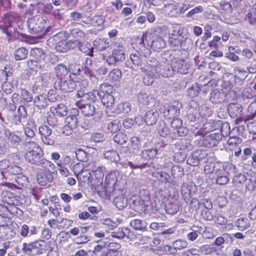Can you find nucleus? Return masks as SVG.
Returning <instances> with one entry per match:
<instances>
[{
    "instance_id": "obj_1",
    "label": "nucleus",
    "mask_w": 256,
    "mask_h": 256,
    "mask_svg": "<svg viewBox=\"0 0 256 256\" xmlns=\"http://www.w3.org/2000/svg\"><path fill=\"white\" fill-rule=\"evenodd\" d=\"M24 145L29 148L24 155L27 162L43 168L52 169L54 167L52 162L44 157V151L38 144L34 142H25Z\"/></svg>"
},
{
    "instance_id": "obj_2",
    "label": "nucleus",
    "mask_w": 256,
    "mask_h": 256,
    "mask_svg": "<svg viewBox=\"0 0 256 256\" xmlns=\"http://www.w3.org/2000/svg\"><path fill=\"white\" fill-rule=\"evenodd\" d=\"M129 202L131 208L136 212H152L154 210V206L152 202L150 192L148 190H141L140 195L132 196Z\"/></svg>"
},
{
    "instance_id": "obj_3",
    "label": "nucleus",
    "mask_w": 256,
    "mask_h": 256,
    "mask_svg": "<svg viewBox=\"0 0 256 256\" xmlns=\"http://www.w3.org/2000/svg\"><path fill=\"white\" fill-rule=\"evenodd\" d=\"M144 61L146 63H144V66H142V71L151 80L147 83V85L152 84L154 79L158 76L160 63L154 58H148L146 60H144Z\"/></svg>"
},
{
    "instance_id": "obj_4",
    "label": "nucleus",
    "mask_w": 256,
    "mask_h": 256,
    "mask_svg": "<svg viewBox=\"0 0 256 256\" xmlns=\"http://www.w3.org/2000/svg\"><path fill=\"white\" fill-rule=\"evenodd\" d=\"M168 42L172 46H180L184 48H188L192 44L188 32H184L183 30H178L177 34H172L169 38Z\"/></svg>"
},
{
    "instance_id": "obj_5",
    "label": "nucleus",
    "mask_w": 256,
    "mask_h": 256,
    "mask_svg": "<svg viewBox=\"0 0 256 256\" xmlns=\"http://www.w3.org/2000/svg\"><path fill=\"white\" fill-rule=\"evenodd\" d=\"M20 22L21 18L18 14H5L0 23V28L8 36H11L12 31L9 28L12 27L14 23H17L18 26V23Z\"/></svg>"
},
{
    "instance_id": "obj_6",
    "label": "nucleus",
    "mask_w": 256,
    "mask_h": 256,
    "mask_svg": "<svg viewBox=\"0 0 256 256\" xmlns=\"http://www.w3.org/2000/svg\"><path fill=\"white\" fill-rule=\"evenodd\" d=\"M178 198L179 194L177 190H173L170 192L164 206L167 214H174L178 211L180 206Z\"/></svg>"
},
{
    "instance_id": "obj_7",
    "label": "nucleus",
    "mask_w": 256,
    "mask_h": 256,
    "mask_svg": "<svg viewBox=\"0 0 256 256\" xmlns=\"http://www.w3.org/2000/svg\"><path fill=\"white\" fill-rule=\"evenodd\" d=\"M126 58L125 50L120 44H116L112 54L108 56L106 62L109 66H116L124 60Z\"/></svg>"
},
{
    "instance_id": "obj_8",
    "label": "nucleus",
    "mask_w": 256,
    "mask_h": 256,
    "mask_svg": "<svg viewBox=\"0 0 256 256\" xmlns=\"http://www.w3.org/2000/svg\"><path fill=\"white\" fill-rule=\"evenodd\" d=\"M46 22L40 15L30 18L27 20L28 30L32 34H36L42 32L46 28Z\"/></svg>"
},
{
    "instance_id": "obj_9",
    "label": "nucleus",
    "mask_w": 256,
    "mask_h": 256,
    "mask_svg": "<svg viewBox=\"0 0 256 256\" xmlns=\"http://www.w3.org/2000/svg\"><path fill=\"white\" fill-rule=\"evenodd\" d=\"M46 242L42 240H36L28 244L24 242L22 248V250L26 254H30L34 252L36 254H42L44 250Z\"/></svg>"
},
{
    "instance_id": "obj_10",
    "label": "nucleus",
    "mask_w": 256,
    "mask_h": 256,
    "mask_svg": "<svg viewBox=\"0 0 256 256\" xmlns=\"http://www.w3.org/2000/svg\"><path fill=\"white\" fill-rule=\"evenodd\" d=\"M118 172L114 170L109 172L106 177L105 184L103 189L107 197L110 196L116 189L117 178Z\"/></svg>"
},
{
    "instance_id": "obj_11",
    "label": "nucleus",
    "mask_w": 256,
    "mask_h": 256,
    "mask_svg": "<svg viewBox=\"0 0 256 256\" xmlns=\"http://www.w3.org/2000/svg\"><path fill=\"white\" fill-rule=\"evenodd\" d=\"M55 166L52 169H40L37 174V180L39 184L45 186L48 183L53 180L54 176L51 170L54 169Z\"/></svg>"
},
{
    "instance_id": "obj_12",
    "label": "nucleus",
    "mask_w": 256,
    "mask_h": 256,
    "mask_svg": "<svg viewBox=\"0 0 256 256\" xmlns=\"http://www.w3.org/2000/svg\"><path fill=\"white\" fill-rule=\"evenodd\" d=\"M182 104L178 102H174L172 105L168 106L164 111V114L166 118L172 119L176 118L180 113Z\"/></svg>"
},
{
    "instance_id": "obj_13",
    "label": "nucleus",
    "mask_w": 256,
    "mask_h": 256,
    "mask_svg": "<svg viewBox=\"0 0 256 256\" xmlns=\"http://www.w3.org/2000/svg\"><path fill=\"white\" fill-rule=\"evenodd\" d=\"M198 104L196 102L194 101L191 102L186 116V118L190 122H196L197 123H199L201 122L200 118L198 116V110L196 108Z\"/></svg>"
},
{
    "instance_id": "obj_14",
    "label": "nucleus",
    "mask_w": 256,
    "mask_h": 256,
    "mask_svg": "<svg viewBox=\"0 0 256 256\" xmlns=\"http://www.w3.org/2000/svg\"><path fill=\"white\" fill-rule=\"evenodd\" d=\"M160 12L169 17H177L179 15V6L175 3H168L167 0Z\"/></svg>"
},
{
    "instance_id": "obj_15",
    "label": "nucleus",
    "mask_w": 256,
    "mask_h": 256,
    "mask_svg": "<svg viewBox=\"0 0 256 256\" xmlns=\"http://www.w3.org/2000/svg\"><path fill=\"white\" fill-rule=\"evenodd\" d=\"M222 139L220 133H212L206 136L203 140V144L207 148H212L217 146Z\"/></svg>"
},
{
    "instance_id": "obj_16",
    "label": "nucleus",
    "mask_w": 256,
    "mask_h": 256,
    "mask_svg": "<svg viewBox=\"0 0 256 256\" xmlns=\"http://www.w3.org/2000/svg\"><path fill=\"white\" fill-rule=\"evenodd\" d=\"M150 42H148L151 48L154 50L158 51L166 46V41L158 34H153L150 37Z\"/></svg>"
},
{
    "instance_id": "obj_17",
    "label": "nucleus",
    "mask_w": 256,
    "mask_h": 256,
    "mask_svg": "<svg viewBox=\"0 0 256 256\" xmlns=\"http://www.w3.org/2000/svg\"><path fill=\"white\" fill-rule=\"evenodd\" d=\"M66 80H60L58 82L59 88L64 92H70L73 91L76 87V82L72 78L71 74L68 76Z\"/></svg>"
},
{
    "instance_id": "obj_18",
    "label": "nucleus",
    "mask_w": 256,
    "mask_h": 256,
    "mask_svg": "<svg viewBox=\"0 0 256 256\" xmlns=\"http://www.w3.org/2000/svg\"><path fill=\"white\" fill-rule=\"evenodd\" d=\"M204 156L205 152L204 150H196L188 158L186 162L191 166H196L198 164L200 160L204 158Z\"/></svg>"
},
{
    "instance_id": "obj_19",
    "label": "nucleus",
    "mask_w": 256,
    "mask_h": 256,
    "mask_svg": "<svg viewBox=\"0 0 256 256\" xmlns=\"http://www.w3.org/2000/svg\"><path fill=\"white\" fill-rule=\"evenodd\" d=\"M102 182L103 178H102V180H99V178H94L92 176V177L91 178L88 186H90L92 189H94V190H97L101 196L107 198V195L104 194V190L103 189L104 186H102Z\"/></svg>"
},
{
    "instance_id": "obj_20",
    "label": "nucleus",
    "mask_w": 256,
    "mask_h": 256,
    "mask_svg": "<svg viewBox=\"0 0 256 256\" xmlns=\"http://www.w3.org/2000/svg\"><path fill=\"white\" fill-rule=\"evenodd\" d=\"M159 118V113L156 110L152 109L148 111L144 116V122L148 126L154 124Z\"/></svg>"
},
{
    "instance_id": "obj_21",
    "label": "nucleus",
    "mask_w": 256,
    "mask_h": 256,
    "mask_svg": "<svg viewBox=\"0 0 256 256\" xmlns=\"http://www.w3.org/2000/svg\"><path fill=\"white\" fill-rule=\"evenodd\" d=\"M172 65L174 67L175 72L182 74H187L190 67V65L186 63V62L182 60H178L173 62Z\"/></svg>"
},
{
    "instance_id": "obj_22",
    "label": "nucleus",
    "mask_w": 256,
    "mask_h": 256,
    "mask_svg": "<svg viewBox=\"0 0 256 256\" xmlns=\"http://www.w3.org/2000/svg\"><path fill=\"white\" fill-rule=\"evenodd\" d=\"M104 168L100 166H96L94 162H91L88 164V170L92 172V175L94 178H98L99 180L104 178Z\"/></svg>"
},
{
    "instance_id": "obj_23",
    "label": "nucleus",
    "mask_w": 256,
    "mask_h": 256,
    "mask_svg": "<svg viewBox=\"0 0 256 256\" xmlns=\"http://www.w3.org/2000/svg\"><path fill=\"white\" fill-rule=\"evenodd\" d=\"M136 48L134 46L138 52L140 54H142L143 57L146 58L149 56L151 51L148 48H147L144 44V38L138 40L137 43L136 44Z\"/></svg>"
},
{
    "instance_id": "obj_24",
    "label": "nucleus",
    "mask_w": 256,
    "mask_h": 256,
    "mask_svg": "<svg viewBox=\"0 0 256 256\" xmlns=\"http://www.w3.org/2000/svg\"><path fill=\"white\" fill-rule=\"evenodd\" d=\"M214 176L216 180V184L220 185L226 184L230 180L228 176L224 170H221L220 168L216 170Z\"/></svg>"
},
{
    "instance_id": "obj_25",
    "label": "nucleus",
    "mask_w": 256,
    "mask_h": 256,
    "mask_svg": "<svg viewBox=\"0 0 256 256\" xmlns=\"http://www.w3.org/2000/svg\"><path fill=\"white\" fill-rule=\"evenodd\" d=\"M67 109L66 106L64 104H60L52 106L50 108V112L52 114H55L58 116L62 117L67 115Z\"/></svg>"
},
{
    "instance_id": "obj_26",
    "label": "nucleus",
    "mask_w": 256,
    "mask_h": 256,
    "mask_svg": "<svg viewBox=\"0 0 256 256\" xmlns=\"http://www.w3.org/2000/svg\"><path fill=\"white\" fill-rule=\"evenodd\" d=\"M82 113L85 116H93L96 112V108L94 104H86L78 106Z\"/></svg>"
},
{
    "instance_id": "obj_27",
    "label": "nucleus",
    "mask_w": 256,
    "mask_h": 256,
    "mask_svg": "<svg viewBox=\"0 0 256 256\" xmlns=\"http://www.w3.org/2000/svg\"><path fill=\"white\" fill-rule=\"evenodd\" d=\"M102 102L106 107L107 110H111L114 105V98L112 94H103L101 98Z\"/></svg>"
},
{
    "instance_id": "obj_28",
    "label": "nucleus",
    "mask_w": 256,
    "mask_h": 256,
    "mask_svg": "<svg viewBox=\"0 0 256 256\" xmlns=\"http://www.w3.org/2000/svg\"><path fill=\"white\" fill-rule=\"evenodd\" d=\"M248 173H238V172L235 174L233 178V182L236 186H240L242 184H245L248 178Z\"/></svg>"
},
{
    "instance_id": "obj_29",
    "label": "nucleus",
    "mask_w": 256,
    "mask_h": 256,
    "mask_svg": "<svg viewBox=\"0 0 256 256\" xmlns=\"http://www.w3.org/2000/svg\"><path fill=\"white\" fill-rule=\"evenodd\" d=\"M48 100L46 94H39L34 98V105L38 108H44L48 104Z\"/></svg>"
},
{
    "instance_id": "obj_30",
    "label": "nucleus",
    "mask_w": 256,
    "mask_h": 256,
    "mask_svg": "<svg viewBox=\"0 0 256 256\" xmlns=\"http://www.w3.org/2000/svg\"><path fill=\"white\" fill-rule=\"evenodd\" d=\"M101 96L102 95L98 90H94L90 92H86L82 97L80 101H86L87 100L89 102H94L98 98H100Z\"/></svg>"
},
{
    "instance_id": "obj_31",
    "label": "nucleus",
    "mask_w": 256,
    "mask_h": 256,
    "mask_svg": "<svg viewBox=\"0 0 256 256\" xmlns=\"http://www.w3.org/2000/svg\"><path fill=\"white\" fill-rule=\"evenodd\" d=\"M4 134L8 140L10 142L12 145H18L21 142V138L14 132H10L9 130H6Z\"/></svg>"
},
{
    "instance_id": "obj_32",
    "label": "nucleus",
    "mask_w": 256,
    "mask_h": 256,
    "mask_svg": "<svg viewBox=\"0 0 256 256\" xmlns=\"http://www.w3.org/2000/svg\"><path fill=\"white\" fill-rule=\"evenodd\" d=\"M114 202L119 210H122L128 206V200L125 195L121 194L116 197L114 200Z\"/></svg>"
},
{
    "instance_id": "obj_33",
    "label": "nucleus",
    "mask_w": 256,
    "mask_h": 256,
    "mask_svg": "<svg viewBox=\"0 0 256 256\" xmlns=\"http://www.w3.org/2000/svg\"><path fill=\"white\" fill-rule=\"evenodd\" d=\"M158 154V150L157 148H148L142 151L141 157L145 160H150L156 157Z\"/></svg>"
},
{
    "instance_id": "obj_34",
    "label": "nucleus",
    "mask_w": 256,
    "mask_h": 256,
    "mask_svg": "<svg viewBox=\"0 0 256 256\" xmlns=\"http://www.w3.org/2000/svg\"><path fill=\"white\" fill-rule=\"evenodd\" d=\"M68 69L64 64H59L54 68V73L60 80L68 74Z\"/></svg>"
},
{
    "instance_id": "obj_35",
    "label": "nucleus",
    "mask_w": 256,
    "mask_h": 256,
    "mask_svg": "<svg viewBox=\"0 0 256 256\" xmlns=\"http://www.w3.org/2000/svg\"><path fill=\"white\" fill-rule=\"evenodd\" d=\"M160 66L159 68L158 72L164 77L168 78L172 76L174 74L175 70H174V66L170 64H166L164 68H161Z\"/></svg>"
},
{
    "instance_id": "obj_36",
    "label": "nucleus",
    "mask_w": 256,
    "mask_h": 256,
    "mask_svg": "<svg viewBox=\"0 0 256 256\" xmlns=\"http://www.w3.org/2000/svg\"><path fill=\"white\" fill-rule=\"evenodd\" d=\"M224 94L220 92L217 90L212 91L210 98V101L214 104L221 103L224 101Z\"/></svg>"
},
{
    "instance_id": "obj_37",
    "label": "nucleus",
    "mask_w": 256,
    "mask_h": 256,
    "mask_svg": "<svg viewBox=\"0 0 256 256\" xmlns=\"http://www.w3.org/2000/svg\"><path fill=\"white\" fill-rule=\"evenodd\" d=\"M130 224L134 230L142 232L146 230V223L144 220L140 219H134L131 220Z\"/></svg>"
},
{
    "instance_id": "obj_38",
    "label": "nucleus",
    "mask_w": 256,
    "mask_h": 256,
    "mask_svg": "<svg viewBox=\"0 0 256 256\" xmlns=\"http://www.w3.org/2000/svg\"><path fill=\"white\" fill-rule=\"evenodd\" d=\"M171 174L174 179L180 180L184 175V168L178 165L174 166L170 170Z\"/></svg>"
},
{
    "instance_id": "obj_39",
    "label": "nucleus",
    "mask_w": 256,
    "mask_h": 256,
    "mask_svg": "<svg viewBox=\"0 0 256 256\" xmlns=\"http://www.w3.org/2000/svg\"><path fill=\"white\" fill-rule=\"evenodd\" d=\"M181 194L184 201L188 203L191 198V189L189 184L187 183H184L181 186Z\"/></svg>"
},
{
    "instance_id": "obj_40",
    "label": "nucleus",
    "mask_w": 256,
    "mask_h": 256,
    "mask_svg": "<svg viewBox=\"0 0 256 256\" xmlns=\"http://www.w3.org/2000/svg\"><path fill=\"white\" fill-rule=\"evenodd\" d=\"M131 104L129 102H122L117 105L116 108L114 112L116 114H125L129 113L131 110Z\"/></svg>"
},
{
    "instance_id": "obj_41",
    "label": "nucleus",
    "mask_w": 256,
    "mask_h": 256,
    "mask_svg": "<svg viewBox=\"0 0 256 256\" xmlns=\"http://www.w3.org/2000/svg\"><path fill=\"white\" fill-rule=\"evenodd\" d=\"M245 187L248 190H256V174H249L248 175L247 180Z\"/></svg>"
},
{
    "instance_id": "obj_42",
    "label": "nucleus",
    "mask_w": 256,
    "mask_h": 256,
    "mask_svg": "<svg viewBox=\"0 0 256 256\" xmlns=\"http://www.w3.org/2000/svg\"><path fill=\"white\" fill-rule=\"evenodd\" d=\"M228 111L231 116H236L240 114L242 108L238 104L231 103L228 108Z\"/></svg>"
},
{
    "instance_id": "obj_43",
    "label": "nucleus",
    "mask_w": 256,
    "mask_h": 256,
    "mask_svg": "<svg viewBox=\"0 0 256 256\" xmlns=\"http://www.w3.org/2000/svg\"><path fill=\"white\" fill-rule=\"evenodd\" d=\"M220 126L218 122L210 120L205 122L202 126V129L204 132H208L216 130Z\"/></svg>"
},
{
    "instance_id": "obj_44",
    "label": "nucleus",
    "mask_w": 256,
    "mask_h": 256,
    "mask_svg": "<svg viewBox=\"0 0 256 256\" xmlns=\"http://www.w3.org/2000/svg\"><path fill=\"white\" fill-rule=\"evenodd\" d=\"M104 155L106 159L110 162H117L120 160V157L118 153L114 150L106 151Z\"/></svg>"
},
{
    "instance_id": "obj_45",
    "label": "nucleus",
    "mask_w": 256,
    "mask_h": 256,
    "mask_svg": "<svg viewBox=\"0 0 256 256\" xmlns=\"http://www.w3.org/2000/svg\"><path fill=\"white\" fill-rule=\"evenodd\" d=\"M86 166L88 167L87 170H82L81 172L79 173L78 176L80 180L88 185L92 176L91 172H90V170H88V165Z\"/></svg>"
},
{
    "instance_id": "obj_46",
    "label": "nucleus",
    "mask_w": 256,
    "mask_h": 256,
    "mask_svg": "<svg viewBox=\"0 0 256 256\" xmlns=\"http://www.w3.org/2000/svg\"><path fill=\"white\" fill-rule=\"evenodd\" d=\"M176 147L180 150H190L192 146L188 139L182 138L178 140L176 144Z\"/></svg>"
},
{
    "instance_id": "obj_47",
    "label": "nucleus",
    "mask_w": 256,
    "mask_h": 256,
    "mask_svg": "<svg viewBox=\"0 0 256 256\" xmlns=\"http://www.w3.org/2000/svg\"><path fill=\"white\" fill-rule=\"evenodd\" d=\"M78 50L86 54V55L92 56L93 54V48L90 43H82L78 42Z\"/></svg>"
},
{
    "instance_id": "obj_48",
    "label": "nucleus",
    "mask_w": 256,
    "mask_h": 256,
    "mask_svg": "<svg viewBox=\"0 0 256 256\" xmlns=\"http://www.w3.org/2000/svg\"><path fill=\"white\" fill-rule=\"evenodd\" d=\"M93 44L98 50L102 51L108 47L109 42H107L104 38H100L94 40Z\"/></svg>"
},
{
    "instance_id": "obj_49",
    "label": "nucleus",
    "mask_w": 256,
    "mask_h": 256,
    "mask_svg": "<svg viewBox=\"0 0 256 256\" xmlns=\"http://www.w3.org/2000/svg\"><path fill=\"white\" fill-rule=\"evenodd\" d=\"M30 55L33 56L34 59L40 62L44 60L46 57L45 54L40 48H35L32 49Z\"/></svg>"
},
{
    "instance_id": "obj_50",
    "label": "nucleus",
    "mask_w": 256,
    "mask_h": 256,
    "mask_svg": "<svg viewBox=\"0 0 256 256\" xmlns=\"http://www.w3.org/2000/svg\"><path fill=\"white\" fill-rule=\"evenodd\" d=\"M140 55L142 56V54H140V52H136V53L132 54L130 55V58L134 64L140 66L142 70V66H144V60H143L142 58L140 56Z\"/></svg>"
},
{
    "instance_id": "obj_51",
    "label": "nucleus",
    "mask_w": 256,
    "mask_h": 256,
    "mask_svg": "<svg viewBox=\"0 0 256 256\" xmlns=\"http://www.w3.org/2000/svg\"><path fill=\"white\" fill-rule=\"evenodd\" d=\"M152 176L163 183L168 182L170 179V176L164 172H152Z\"/></svg>"
},
{
    "instance_id": "obj_52",
    "label": "nucleus",
    "mask_w": 256,
    "mask_h": 256,
    "mask_svg": "<svg viewBox=\"0 0 256 256\" xmlns=\"http://www.w3.org/2000/svg\"><path fill=\"white\" fill-rule=\"evenodd\" d=\"M74 114H70L66 117L65 122L66 124L76 128L78 123L76 116L78 114V111L76 110H74Z\"/></svg>"
},
{
    "instance_id": "obj_53",
    "label": "nucleus",
    "mask_w": 256,
    "mask_h": 256,
    "mask_svg": "<svg viewBox=\"0 0 256 256\" xmlns=\"http://www.w3.org/2000/svg\"><path fill=\"white\" fill-rule=\"evenodd\" d=\"M220 170H224L228 176L231 174L234 175L238 172V168L236 166L230 162L224 164L222 165V168Z\"/></svg>"
},
{
    "instance_id": "obj_54",
    "label": "nucleus",
    "mask_w": 256,
    "mask_h": 256,
    "mask_svg": "<svg viewBox=\"0 0 256 256\" xmlns=\"http://www.w3.org/2000/svg\"><path fill=\"white\" fill-rule=\"evenodd\" d=\"M200 120L210 116L212 114V110L206 106H202L198 110Z\"/></svg>"
},
{
    "instance_id": "obj_55",
    "label": "nucleus",
    "mask_w": 256,
    "mask_h": 256,
    "mask_svg": "<svg viewBox=\"0 0 256 256\" xmlns=\"http://www.w3.org/2000/svg\"><path fill=\"white\" fill-rule=\"evenodd\" d=\"M28 54V50L24 48H20L16 50L14 58L16 60H20L26 58Z\"/></svg>"
},
{
    "instance_id": "obj_56",
    "label": "nucleus",
    "mask_w": 256,
    "mask_h": 256,
    "mask_svg": "<svg viewBox=\"0 0 256 256\" xmlns=\"http://www.w3.org/2000/svg\"><path fill=\"white\" fill-rule=\"evenodd\" d=\"M20 96L24 103L31 102L33 98L32 94L28 90L24 88L21 89Z\"/></svg>"
},
{
    "instance_id": "obj_57",
    "label": "nucleus",
    "mask_w": 256,
    "mask_h": 256,
    "mask_svg": "<svg viewBox=\"0 0 256 256\" xmlns=\"http://www.w3.org/2000/svg\"><path fill=\"white\" fill-rule=\"evenodd\" d=\"M14 181L18 187L26 186L28 184V178L27 177L20 174L15 176Z\"/></svg>"
},
{
    "instance_id": "obj_58",
    "label": "nucleus",
    "mask_w": 256,
    "mask_h": 256,
    "mask_svg": "<svg viewBox=\"0 0 256 256\" xmlns=\"http://www.w3.org/2000/svg\"><path fill=\"white\" fill-rule=\"evenodd\" d=\"M122 76V72L118 68L114 69L108 74V78L112 82H116L120 80Z\"/></svg>"
},
{
    "instance_id": "obj_59",
    "label": "nucleus",
    "mask_w": 256,
    "mask_h": 256,
    "mask_svg": "<svg viewBox=\"0 0 256 256\" xmlns=\"http://www.w3.org/2000/svg\"><path fill=\"white\" fill-rule=\"evenodd\" d=\"M113 140L115 142L119 144H123L127 142L128 137L124 133L119 132L114 136Z\"/></svg>"
},
{
    "instance_id": "obj_60",
    "label": "nucleus",
    "mask_w": 256,
    "mask_h": 256,
    "mask_svg": "<svg viewBox=\"0 0 256 256\" xmlns=\"http://www.w3.org/2000/svg\"><path fill=\"white\" fill-rule=\"evenodd\" d=\"M120 123L118 120H113L108 124L107 129L110 132H116L120 130Z\"/></svg>"
},
{
    "instance_id": "obj_61",
    "label": "nucleus",
    "mask_w": 256,
    "mask_h": 256,
    "mask_svg": "<svg viewBox=\"0 0 256 256\" xmlns=\"http://www.w3.org/2000/svg\"><path fill=\"white\" fill-rule=\"evenodd\" d=\"M200 88L197 84H193L188 90V95L191 98H195L199 94Z\"/></svg>"
},
{
    "instance_id": "obj_62",
    "label": "nucleus",
    "mask_w": 256,
    "mask_h": 256,
    "mask_svg": "<svg viewBox=\"0 0 256 256\" xmlns=\"http://www.w3.org/2000/svg\"><path fill=\"white\" fill-rule=\"evenodd\" d=\"M69 46L66 40H60L56 46V50L59 52H66Z\"/></svg>"
},
{
    "instance_id": "obj_63",
    "label": "nucleus",
    "mask_w": 256,
    "mask_h": 256,
    "mask_svg": "<svg viewBox=\"0 0 256 256\" xmlns=\"http://www.w3.org/2000/svg\"><path fill=\"white\" fill-rule=\"evenodd\" d=\"M100 93L103 94H111L113 91V86L108 83H104L100 86Z\"/></svg>"
},
{
    "instance_id": "obj_64",
    "label": "nucleus",
    "mask_w": 256,
    "mask_h": 256,
    "mask_svg": "<svg viewBox=\"0 0 256 256\" xmlns=\"http://www.w3.org/2000/svg\"><path fill=\"white\" fill-rule=\"evenodd\" d=\"M131 149L134 153H138L140 147L139 139L138 138L134 136L130 139Z\"/></svg>"
}]
</instances>
